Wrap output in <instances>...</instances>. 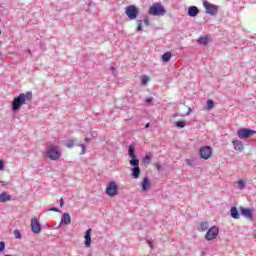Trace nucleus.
<instances>
[{
	"mask_svg": "<svg viewBox=\"0 0 256 256\" xmlns=\"http://www.w3.org/2000/svg\"><path fill=\"white\" fill-rule=\"evenodd\" d=\"M128 155L131 158L129 161L132 167L131 175L134 179H139V177H141V168L139 167V160L137 159V154H135V146L130 145L128 147Z\"/></svg>",
	"mask_w": 256,
	"mask_h": 256,
	"instance_id": "1",
	"label": "nucleus"
},
{
	"mask_svg": "<svg viewBox=\"0 0 256 256\" xmlns=\"http://www.w3.org/2000/svg\"><path fill=\"white\" fill-rule=\"evenodd\" d=\"M31 97L33 95L31 93H21L18 97L14 98L12 102V109L13 111H19L21 109L22 105H25L27 101H31Z\"/></svg>",
	"mask_w": 256,
	"mask_h": 256,
	"instance_id": "2",
	"label": "nucleus"
},
{
	"mask_svg": "<svg viewBox=\"0 0 256 256\" xmlns=\"http://www.w3.org/2000/svg\"><path fill=\"white\" fill-rule=\"evenodd\" d=\"M46 156L50 161H59V159H61V152L57 146L51 145L46 150Z\"/></svg>",
	"mask_w": 256,
	"mask_h": 256,
	"instance_id": "3",
	"label": "nucleus"
},
{
	"mask_svg": "<svg viewBox=\"0 0 256 256\" xmlns=\"http://www.w3.org/2000/svg\"><path fill=\"white\" fill-rule=\"evenodd\" d=\"M148 13H149V15H154L155 17H159V16L165 15L166 10L163 7V5H161V3H154L150 7Z\"/></svg>",
	"mask_w": 256,
	"mask_h": 256,
	"instance_id": "4",
	"label": "nucleus"
},
{
	"mask_svg": "<svg viewBox=\"0 0 256 256\" xmlns=\"http://www.w3.org/2000/svg\"><path fill=\"white\" fill-rule=\"evenodd\" d=\"M125 13L130 21H135L139 15V8L135 5H130L125 8Z\"/></svg>",
	"mask_w": 256,
	"mask_h": 256,
	"instance_id": "5",
	"label": "nucleus"
},
{
	"mask_svg": "<svg viewBox=\"0 0 256 256\" xmlns=\"http://www.w3.org/2000/svg\"><path fill=\"white\" fill-rule=\"evenodd\" d=\"M202 3H203V7H204V9H206V13L208 15H217V13H219V7L217 5L211 4L207 0H202Z\"/></svg>",
	"mask_w": 256,
	"mask_h": 256,
	"instance_id": "6",
	"label": "nucleus"
},
{
	"mask_svg": "<svg viewBox=\"0 0 256 256\" xmlns=\"http://www.w3.org/2000/svg\"><path fill=\"white\" fill-rule=\"evenodd\" d=\"M106 195L108 197H115L116 195H119V186H117L116 182H110L108 183L106 187Z\"/></svg>",
	"mask_w": 256,
	"mask_h": 256,
	"instance_id": "7",
	"label": "nucleus"
},
{
	"mask_svg": "<svg viewBox=\"0 0 256 256\" xmlns=\"http://www.w3.org/2000/svg\"><path fill=\"white\" fill-rule=\"evenodd\" d=\"M199 155L201 159H211L213 155V148H211V146H203L199 150Z\"/></svg>",
	"mask_w": 256,
	"mask_h": 256,
	"instance_id": "8",
	"label": "nucleus"
},
{
	"mask_svg": "<svg viewBox=\"0 0 256 256\" xmlns=\"http://www.w3.org/2000/svg\"><path fill=\"white\" fill-rule=\"evenodd\" d=\"M255 133H256L255 130L240 128L237 131V136L239 137V139H249V137H251V135H255Z\"/></svg>",
	"mask_w": 256,
	"mask_h": 256,
	"instance_id": "9",
	"label": "nucleus"
},
{
	"mask_svg": "<svg viewBox=\"0 0 256 256\" xmlns=\"http://www.w3.org/2000/svg\"><path fill=\"white\" fill-rule=\"evenodd\" d=\"M219 235V228L217 226H212L206 233L205 239L206 241H213V239H217Z\"/></svg>",
	"mask_w": 256,
	"mask_h": 256,
	"instance_id": "10",
	"label": "nucleus"
},
{
	"mask_svg": "<svg viewBox=\"0 0 256 256\" xmlns=\"http://www.w3.org/2000/svg\"><path fill=\"white\" fill-rule=\"evenodd\" d=\"M30 226L32 229V233H35L36 235H39V233H41V224H39V220H37L36 216L32 218Z\"/></svg>",
	"mask_w": 256,
	"mask_h": 256,
	"instance_id": "11",
	"label": "nucleus"
},
{
	"mask_svg": "<svg viewBox=\"0 0 256 256\" xmlns=\"http://www.w3.org/2000/svg\"><path fill=\"white\" fill-rule=\"evenodd\" d=\"M240 213L246 219H250V221H253V213H255V210H253L251 208L240 207Z\"/></svg>",
	"mask_w": 256,
	"mask_h": 256,
	"instance_id": "12",
	"label": "nucleus"
},
{
	"mask_svg": "<svg viewBox=\"0 0 256 256\" xmlns=\"http://www.w3.org/2000/svg\"><path fill=\"white\" fill-rule=\"evenodd\" d=\"M141 187L144 193H147V191H149V188L151 187V181L149 180L148 177L143 178L141 182Z\"/></svg>",
	"mask_w": 256,
	"mask_h": 256,
	"instance_id": "13",
	"label": "nucleus"
},
{
	"mask_svg": "<svg viewBox=\"0 0 256 256\" xmlns=\"http://www.w3.org/2000/svg\"><path fill=\"white\" fill-rule=\"evenodd\" d=\"M197 42L199 45H209V43H211V37H209V35L201 36L197 39Z\"/></svg>",
	"mask_w": 256,
	"mask_h": 256,
	"instance_id": "14",
	"label": "nucleus"
},
{
	"mask_svg": "<svg viewBox=\"0 0 256 256\" xmlns=\"http://www.w3.org/2000/svg\"><path fill=\"white\" fill-rule=\"evenodd\" d=\"M189 17H197L199 15V8L197 6H190L188 9Z\"/></svg>",
	"mask_w": 256,
	"mask_h": 256,
	"instance_id": "15",
	"label": "nucleus"
},
{
	"mask_svg": "<svg viewBox=\"0 0 256 256\" xmlns=\"http://www.w3.org/2000/svg\"><path fill=\"white\" fill-rule=\"evenodd\" d=\"M91 229H88L85 233V247H91Z\"/></svg>",
	"mask_w": 256,
	"mask_h": 256,
	"instance_id": "16",
	"label": "nucleus"
},
{
	"mask_svg": "<svg viewBox=\"0 0 256 256\" xmlns=\"http://www.w3.org/2000/svg\"><path fill=\"white\" fill-rule=\"evenodd\" d=\"M233 145H234V149L235 151H243L244 146H243V142H241L240 140H233L232 141Z\"/></svg>",
	"mask_w": 256,
	"mask_h": 256,
	"instance_id": "17",
	"label": "nucleus"
},
{
	"mask_svg": "<svg viewBox=\"0 0 256 256\" xmlns=\"http://www.w3.org/2000/svg\"><path fill=\"white\" fill-rule=\"evenodd\" d=\"M7 201H11V195L7 194V192H2L0 194V203H7Z\"/></svg>",
	"mask_w": 256,
	"mask_h": 256,
	"instance_id": "18",
	"label": "nucleus"
},
{
	"mask_svg": "<svg viewBox=\"0 0 256 256\" xmlns=\"http://www.w3.org/2000/svg\"><path fill=\"white\" fill-rule=\"evenodd\" d=\"M61 223H64V225H71V215L69 213H64Z\"/></svg>",
	"mask_w": 256,
	"mask_h": 256,
	"instance_id": "19",
	"label": "nucleus"
},
{
	"mask_svg": "<svg viewBox=\"0 0 256 256\" xmlns=\"http://www.w3.org/2000/svg\"><path fill=\"white\" fill-rule=\"evenodd\" d=\"M171 57H173V54L171 52H165L163 55H162V61L164 63H169V61H171Z\"/></svg>",
	"mask_w": 256,
	"mask_h": 256,
	"instance_id": "20",
	"label": "nucleus"
},
{
	"mask_svg": "<svg viewBox=\"0 0 256 256\" xmlns=\"http://www.w3.org/2000/svg\"><path fill=\"white\" fill-rule=\"evenodd\" d=\"M230 213L233 219H239V211L237 210V207H232Z\"/></svg>",
	"mask_w": 256,
	"mask_h": 256,
	"instance_id": "21",
	"label": "nucleus"
},
{
	"mask_svg": "<svg viewBox=\"0 0 256 256\" xmlns=\"http://www.w3.org/2000/svg\"><path fill=\"white\" fill-rule=\"evenodd\" d=\"M200 229H201V231H203V232L207 231V229H209V223H207V222H201V223H200Z\"/></svg>",
	"mask_w": 256,
	"mask_h": 256,
	"instance_id": "22",
	"label": "nucleus"
},
{
	"mask_svg": "<svg viewBox=\"0 0 256 256\" xmlns=\"http://www.w3.org/2000/svg\"><path fill=\"white\" fill-rule=\"evenodd\" d=\"M149 81H150L149 76L143 75V76L141 77V84H142V85H147V83H149Z\"/></svg>",
	"mask_w": 256,
	"mask_h": 256,
	"instance_id": "23",
	"label": "nucleus"
},
{
	"mask_svg": "<svg viewBox=\"0 0 256 256\" xmlns=\"http://www.w3.org/2000/svg\"><path fill=\"white\" fill-rule=\"evenodd\" d=\"M143 163H145L146 165H150L151 164V156L150 155H146L143 158Z\"/></svg>",
	"mask_w": 256,
	"mask_h": 256,
	"instance_id": "24",
	"label": "nucleus"
},
{
	"mask_svg": "<svg viewBox=\"0 0 256 256\" xmlns=\"http://www.w3.org/2000/svg\"><path fill=\"white\" fill-rule=\"evenodd\" d=\"M75 146V140H68L66 143V147H68V149H72V147Z\"/></svg>",
	"mask_w": 256,
	"mask_h": 256,
	"instance_id": "25",
	"label": "nucleus"
},
{
	"mask_svg": "<svg viewBox=\"0 0 256 256\" xmlns=\"http://www.w3.org/2000/svg\"><path fill=\"white\" fill-rule=\"evenodd\" d=\"M237 185L240 189H245L246 185H245V181H243L242 179L237 181Z\"/></svg>",
	"mask_w": 256,
	"mask_h": 256,
	"instance_id": "26",
	"label": "nucleus"
},
{
	"mask_svg": "<svg viewBox=\"0 0 256 256\" xmlns=\"http://www.w3.org/2000/svg\"><path fill=\"white\" fill-rule=\"evenodd\" d=\"M214 106L213 100H208L207 101V109L211 111V108Z\"/></svg>",
	"mask_w": 256,
	"mask_h": 256,
	"instance_id": "27",
	"label": "nucleus"
},
{
	"mask_svg": "<svg viewBox=\"0 0 256 256\" xmlns=\"http://www.w3.org/2000/svg\"><path fill=\"white\" fill-rule=\"evenodd\" d=\"M176 127H179L180 129H183V127H185V122H183V121H177V122H176Z\"/></svg>",
	"mask_w": 256,
	"mask_h": 256,
	"instance_id": "28",
	"label": "nucleus"
},
{
	"mask_svg": "<svg viewBox=\"0 0 256 256\" xmlns=\"http://www.w3.org/2000/svg\"><path fill=\"white\" fill-rule=\"evenodd\" d=\"M14 236L16 239H21V232L19 230H14Z\"/></svg>",
	"mask_w": 256,
	"mask_h": 256,
	"instance_id": "29",
	"label": "nucleus"
},
{
	"mask_svg": "<svg viewBox=\"0 0 256 256\" xmlns=\"http://www.w3.org/2000/svg\"><path fill=\"white\" fill-rule=\"evenodd\" d=\"M136 31H143V23L141 22V20L138 21V27Z\"/></svg>",
	"mask_w": 256,
	"mask_h": 256,
	"instance_id": "30",
	"label": "nucleus"
},
{
	"mask_svg": "<svg viewBox=\"0 0 256 256\" xmlns=\"http://www.w3.org/2000/svg\"><path fill=\"white\" fill-rule=\"evenodd\" d=\"M155 168L157 169V171H161V169H163V166L161 165V163L157 162L155 164Z\"/></svg>",
	"mask_w": 256,
	"mask_h": 256,
	"instance_id": "31",
	"label": "nucleus"
},
{
	"mask_svg": "<svg viewBox=\"0 0 256 256\" xmlns=\"http://www.w3.org/2000/svg\"><path fill=\"white\" fill-rule=\"evenodd\" d=\"M5 251V242H0V253H3Z\"/></svg>",
	"mask_w": 256,
	"mask_h": 256,
	"instance_id": "32",
	"label": "nucleus"
},
{
	"mask_svg": "<svg viewBox=\"0 0 256 256\" xmlns=\"http://www.w3.org/2000/svg\"><path fill=\"white\" fill-rule=\"evenodd\" d=\"M150 23H151V20L149 18H146L144 20V25H146V27H149Z\"/></svg>",
	"mask_w": 256,
	"mask_h": 256,
	"instance_id": "33",
	"label": "nucleus"
},
{
	"mask_svg": "<svg viewBox=\"0 0 256 256\" xmlns=\"http://www.w3.org/2000/svg\"><path fill=\"white\" fill-rule=\"evenodd\" d=\"M4 167H5V164L3 160H0V171H3Z\"/></svg>",
	"mask_w": 256,
	"mask_h": 256,
	"instance_id": "34",
	"label": "nucleus"
},
{
	"mask_svg": "<svg viewBox=\"0 0 256 256\" xmlns=\"http://www.w3.org/2000/svg\"><path fill=\"white\" fill-rule=\"evenodd\" d=\"M80 147H81V149H82L81 154H82V155L85 154V151H86L85 145L81 144Z\"/></svg>",
	"mask_w": 256,
	"mask_h": 256,
	"instance_id": "35",
	"label": "nucleus"
},
{
	"mask_svg": "<svg viewBox=\"0 0 256 256\" xmlns=\"http://www.w3.org/2000/svg\"><path fill=\"white\" fill-rule=\"evenodd\" d=\"M146 103H152L153 102V98L152 97H148L145 99Z\"/></svg>",
	"mask_w": 256,
	"mask_h": 256,
	"instance_id": "36",
	"label": "nucleus"
},
{
	"mask_svg": "<svg viewBox=\"0 0 256 256\" xmlns=\"http://www.w3.org/2000/svg\"><path fill=\"white\" fill-rule=\"evenodd\" d=\"M50 211H54L55 213H59V209L55 208V207L51 208Z\"/></svg>",
	"mask_w": 256,
	"mask_h": 256,
	"instance_id": "37",
	"label": "nucleus"
},
{
	"mask_svg": "<svg viewBox=\"0 0 256 256\" xmlns=\"http://www.w3.org/2000/svg\"><path fill=\"white\" fill-rule=\"evenodd\" d=\"M65 205V202L63 201V198L60 199V207H63Z\"/></svg>",
	"mask_w": 256,
	"mask_h": 256,
	"instance_id": "38",
	"label": "nucleus"
},
{
	"mask_svg": "<svg viewBox=\"0 0 256 256\" xmlns=\"http://www.w3.org/2000/svg\"><path fill=\"white\" fill-rule=\"evenodd\" d=\"M189 113H191V107H188L187 115H189Z\"/></svg>",
	"mask_w": 256,
	"mask_h": 256,
	"instance_id": "39",
	"label": "nucleus"
},
{
	"mask_svg": "<svg viewBox=\"0 0 256 256\" xmlns=\"http://www.w3.org/2000/svg\"><path fill=\"white\" fill-rule=\"evenodd\" d=\"M145 127H146V128L151 127V123H147Z\"/></svg>",
	"mask_w": 256,
	"mask_h": 256,
	"instance_id": "40",
	"label": "nucleus"
},
{
	"mask_svg": "<svg viewBox=\"0 0 256 256\" xmlns=\"http://www.w3.org/2000/svg\"><path fill=\"white\" fill-rule=\"evenodd\" d=\"M84 141H86V143H87V142L91 141V139L90 138H85Z\"/></svg>",
	"mask_w": 256,
	"mask_h": 256,
	"instance_id": "41",
	"label": "nucleus"
},
{
	"mask_svg": "<svg viewBox=\"0 0 256 256\" xmlns=\"http://www.w3.org/2000/svg\"><path fill=\"white\" fill-rule=\"evenodd\" d=\"M186 162H187V165H190V166H191V161L186 160Z\"/></svg>",
	"mask_w": 256,
	"mask_h": 256,
	"instance_id": "42",
	"label": "nucleus"
},
{
	"mask_svg": "<svg viewBox=\"0 0 256 256\" xmlns=\"http://www.w3.org/2000/svg\"><path fill=\"white\" fill-rule=\"evenodd\" d=\"M148 244H149L150 247H153L152 244H151V241H148Z\"/></svg>",
	"mask_w": 256,
	"mask_h": 256,
	"instance_id": "43",
	"label": "nucleus"
},
{
	"mask_svg": "<svg viewBox=\"0 0 256 256\" xmlns=\"http://www.w3.org/2000/svg\"><path fill=\"white\" fill-rule=\"evenodd\" d=\"M111 71H115V67H111Z\"/></svg>",
	"mask_w": 256,
	"mask_h": 256,
	"instance_id": "44",
	"label": "nucleus"
},
{
	"mask_svg": "<svg viewBox=\"0 0 256 256\" xmlns=\"http://www.w3.org/2000/svg\"><path fill=\"white\" fill-rule=\"evenodd\" d=\"M3 32L0 30V35L2 34Z\"/></svg>",
	"mask_w": 256,
	"mask_h": 256,
	"instance_id": "45",
	"label": "nucleus"
}]
</instances>
